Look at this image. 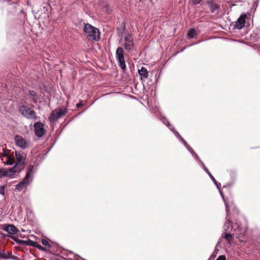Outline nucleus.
<instances>
[{
  "label": "nucleus",
  "mask_w": 260,
  "mask_h": 260,
  "mask_svg": "<svg viewBox=\"0 0 260 260\" xmlns=\"http://www.w3.org/2000/svg\"><path fill=\"white\" fill-rule=\"evenodd\" d=\"M84 32L87 35L88 39L92 42H97L100 39V32L97 28L89 23H84Z\"/></svg>",
  "instance_id": "nucleus-1"
},
{
  "label": "nucleus",
  "mask_w": 260,
  "mask_h": 260,
  "mask_svg": "<svg viewBox=\"0 0 260 260\" xmlns=\"http://www.w3.org/2000/svg\"><path fill=\"white\" fill-rule=\"evenodd\" d=\"M33 169L34 166L30 165L27 169L26 174L22 181L16 185V189L18 191H21L26 188L33 180Z\"/></svg>",
  "instance_id": "nucleus-2"
},
{
  "label": "nucleus",
  "mask_w": 260,
  "mask_h": 260,
  "mask_svg": "<svg viewBox=\"0 0 260 260\" xmlns=\"http://www.w3.org/2000/svg\"><path fill=\"white\" fill-rule=\"evenodd\" d=\"M15 154L16 164L15 167L11 169V170H13V172L15 173L17 172H20L24 168L26 155L21 151H16Z\"/></svg>",
  "instance_id": "nucleus-3"
},
{
  "label": "nucleus",
  "mask_w": 260,
  "mask_h": 260,
  "mask_svg": "<svg viewBox=\"0 0 260 260\" xmlns=\"http://www.w3.org/2000/svg\"><path fill=\"white\" fill-rule=\"evenodd\" d=\"M124 49L128 52L132 51L134 48V38L131 35H126L121 40Z\"/></svg>",
  "instance_id": "nucleus-4"
},
{
  "label": "nucleus",
  "mask_w": 260,
  "mask_h": 260,
  "mask_svg": "<svg viewBox=\"0 0 260 260\" xmlns=\"http://www.w3.org/2000/svg\"><path fill=\"white\" fill-rule=\"evenodd\" d=\"M19 111L27 119H36V112L28 106L22 105L19 107Z\"/></svg>",
  "instance_id": "nucleus-5"
},
{
  "label": "nucleus",
  "mask_w": 260,
  "mask_h": 260,
  "mask_svg": "<svg viewBox=\"0 0 260 260\" xmlns=\"http://www.w3.org/2000/svg\"><path fill=\"white\" fill-rule=\"evenodd\" d=\"M116 58L118 62L119 66L124 71L126 69V65L124 60V52L121 47H118L116 51Z\"/></svg>",
  "instance_id": "nucleus-6"
},
{
  "label": "nucleus",
  "mask_w": 260,
  "mask_h": 260,
  "mask_svg": "<svg viewBox=\"0 0 260 260\" xmlns=\"http://www.w3.org/2000/svg\"><path fill=\"white\" fill-rule=\"evenodd\" d=\"M67 113L66 109H55L52 111L49 117V119L51 122H54L60 119Z\"/></svg>",
  "instance_id": "nucleus-7"
},
{
  "label": "nucleus",
  "mask_w": 260,
  "mask_h": 260,
  "mask_svg": "<svg viewBox=\"0 0 260 260\" xmlns=\"http://www.w3.org/2000/svg\"><path fill=\"white\" fill-rule=\"evenodd\" d=\"M228 216L229 215H226V221L223 226L224 231L226 232L233 230L236 233V236L239 237L242 234L240 225H237L236 228H235V226L232 225L231 222L228 218Z\"/></svg>",
  "instance_id": "nucleus-8"
},
{
  "label": "nucleus",
  "mask_w": 260,
  "mask_h": 260,
  "mask_svg": "<svg viewBox=\"0 0 260 260\" xmlns=\"http://www.w3.org/2000/svg\"><path fill=\"white\" fill-rule=\"evenodd\" d=\"M14 140L16 146L22 149H26L29 146V143L20 135H16Z\"/></svg>",
  "instance_id": "nucleus-9"
},
{
  "label": "nucleus",
  "mask_w": 260,
  "mask_h": 260,
  "mask_svg": "<svg viewBox=\"0 0 260 260\" xmlns=\"http://www.w3.org/2000/svg\"><path fill=\"white\" fill-rule=\"evenodd\" d=\"M35 132L38 137H42L45 134L44 124L40 122H37L34 124Z\"/></svg>",
  "instance_id": "nucleus-10"
},
{
  "label": "nucleus",
  "mask_w": 260,
  "mask_h": 260,
  "mask_svg": "<svg viewBox=\"0 0 260 260\" xmlns=\"http://www.w3.org/2000/svg\"><path fill=\"white\" fill-rule=\"evenodd\" d=\"M10 235H15L18 233V229L13 224H5L2 228Z\"/></svg>",
  "instance_id": "nucleus-11"
},
{
  "label": "nucleus",
  "mask_w": 260,
  "mask_h": 260,
  "mask_svg": "<svg viewBox=\"0 0 260 260\" xmlns=\"http://www.w3.org/2000/svg\"><path fill=\"white\" fill-rule=\"evenodd\" d=\"M246 17L245 14L241 15L237 21L235 22L234 28L238 29H242L245 25Z\"/></svg>",
  "instance_id": "nucleus-12"
},
{
  "label": "nucleus",
  "mask_w": 260,
  "mask_h": 260,
  "mask_svg": "<svg viewBox=\"0 0 260 260\" xmlns=\"http://www.w3.org/2000/svg\"><path fill=\"white\" fill-rule=\"evenodd\" d=\"M160 120L163 122V123L167 126V127L174 134V135L179 139H181L182 137L180 135V134L175 129L173 126H172L169 122L166 123V118L163 117L160 118Z\"/></svg>",
  "instance_id": "nucleus-13"
},
{
  "label": "nucleus",
  "mask_w": 260,
  "mask_h": 260,
  "mask_svg": "<svg viewBox=\"0 0 260 260\" xmlns=\"http://www.w3.org/2000/svg\"><path fill=\"white\" fill-rule=\"evenodd\" d=\"M3 162L8 165H13L15 162V158L13 152L12 153H10Z\"/></svg>",
  "instance_id": "nucleus-14"
},
{
  "label": "nucleus",
  "mask_w": 260,
  "mask_h": 260,
  "mask_svg": "<svg viewBox=\"0 0 260 260\" xmlns=\"http://www.w3.org/2000/svg\"><path fill=\"white\" fill-rule=\"evenodd\" d=\"M207 4L209 6L210 11L213 13H217L218 12V7L216 4L213 3V1H208Z\"/></svg>",
  "instance_id": "nucleus-15"
},
{
  "label": "nucleus",
  "mask_w": 260,
  "mask_h": 260,
  "mask_svg": "<svg viewBox=\"0 0 260 260\" xmlns=\"http://www.w3.org/2000/svg\"><path fill=\"white\" fill-rule=\"evenodd\" d=\"M138 74L140 76V79H147L148 78V73L147 69L144 67H141V68L138 70Z\"/></svg>",
  "instance_id": "nucleus-16"
},
{
  "label": "nucleus",
  "mask_w": 260,
  "mask_h": 260,
  "mask_svg": "<svg viewBox=\"0 0 260 260\" xmlns=\"http://www.w3.org/2000/svg\"><path fill=\"white\" fill-rule=\"evenodd\" d=\"M15 174V173L13 172V170H11V169L9 171H6L3 169H0V178H2L3 177L9 176L10 177H12V176Z\"/></svg>",
  "instance_id": "nucleus-17"
},
{
  "label": "nucleus",
  "mask_w": 260,
  "mask_h": 260,
  "mask_svg": "<svg viewBox=\"0 0 260 260\" xmlns=\"http://www.w3.org/2000/svg\"><path fill=\"white\" fill-rule=\"evenodd\" d=\"M218 190H219V193L220 194V196H221L223 200V202L224 203V205H225V210H226V212L227 213V216H228L229 215V211H230V207H231V205L230 204V202H228L225 200V199H224V196H223V193L222 192V191H221L220 188H218Z\"/></svg>",
  "instance_id": "nucleus-18"
},
{
  "label": "nucleus",
  "mask_w": 260,
  "mask_h": 260,
  "mask_svg": "<svg viewBox=\"0 0 260 260\" xmlns=\"http://www.w3.org/2000/svg\"><path fill=\"white\" fill-rule=\"evenodd\" d=\"M11 150L7 149H3V152L0 153V158L3 161H5V159L10 154Z\"/></svg>",
  "instance_id": "nucleus-19"
},
{
  "label": "nucleus",
  "mask_w": 260,
  "mask_h": 260,
  "mask_svg": "<svg viewBox=\"0 0 260 260\" xmlns=\"http://www.w3.org/2000/svg\"><path fill=\"white\" fill-rule=\"evenodd\" d=\"M232 237H236V238L238 237V236H236V233L228 234L225 233L224 236V238L228 241L230 244L231 241L232 240Z\"/></svg>",
  "instance_id": "nucleus-20"
},
{
  "label": "nucleus",
  "mask_w": 260,
  "mask_h": 260,
  "mask_svg": "<svg viewBox=\"0 0 260 260\" xmlns=\"http://www.w3.org/2000/svg\"><path fill=\"white\" fill-rule=\"evenodd\" d=\"M196 31L194 29H190L188 31V32L187 34L188 37L190 39L194 38L196 36Z\"/></svg>",
  "instance_id": "nucleus-21"
},
{
  "label": "nucleus",
  "mask_w": 260,
  "mask_h": 260,
  "mask_svg": "<svg viewBox=\"0 0 260 260\" xmlns=\"http://www.w3.org/2000/svg\"><path fill=\"white\" fill-rule=\"evenodd\" d=\"M209 176L210 177V178H211L212 181L213 182L214 184L216 185V187L217 188H219L220 183H218L216 181V180H215V179L214 178V177L212 176V175L211 174H209Z\"/></svg>",
  "instance_id": "nucleus-22"
},
{
  "label": "nucleus",
  "mask_w": 260,
  "mask_h": 260,
  "mask_svg": "<svg viewBox=\"0 0 260 260\" xmlns=\"http://www.w3.org/2000/svg\"><path fill=\"white\" fill-rule=\"evenodd\" d=\"M9 257L7 254L5 253V250L1 251L0 250V258L7 259Z\"/></svg>",
  "instance_id": "nucleus-23"
},
{
  "label": "nucleus",
  "mask_w": 260,
  "mask_h": 260,
  "mask_svg": "<svg viewBox=\"0 0 260 260\" xmlns=\"http://www.w3.org/2000/svg\"><path fill=\"white\" fill-rule=\"evenodd\" d=\"M29 94L33 98H35L36 99L39 98L37 93L34 90H30L29 91Z\"/></svg>",
  "instance_id": "nucleus-24"
},
{
  "label": "nucleus",
  "mask_w": 260,
  "mask_h": 260,
  "mask_svg": "<svg viewBox=\"0 0 260 260\" xmlns=\"http://www.w3.org/2000/svg\"><path fill=\"white\" fill-rule=\"evenodd\" d=\"M35 245H32V246L37 248L38 249L44 251L45 250V248L42 246L41 245L38 244L37 242L36 243H34Z\"/></svg>",
  "instance_id": "nucleus-25"
},
{
  "label": "nucleus",
  "mask_w": 260,
  "mask_h": 260,
  "mask_svg": "<svg viewBox=\"0 0 260 260\" xmlns=\"http://www.w3.org/2000/svg\"><path fill=\"white\" fill-rule=\"evenodd\" d=\"M187 150L192 154V155L194 156L197 159H199V157L198 155L194 152L193 150L189 146V147L187 148Z\"/></svg>",
  "instance_id": "nucleus-26"
},
{
  "label": "nucleus",
  "mask_w": 260,
  "mask_h": 260,
  "mask_svg": "<svg viewBox=\"0 0 260 260\" xmlns=\"http://www.w3.org/2000/svg\"><path fill=\"white\" fill-rule=\"evenodd\" d=\"M187 150L192 154V155L194 156L197 159H199V157L198 155L194 152L193 150L189 146V147L187 148Z\"/></svg>",
  "instance_id": "nucleus-27"
},
{
  "label": "nucleus",
  "mask_w": 260,
  "mask_h": 260,
  "mask_svg": "<svg viewBox=\"0 0 260 260\" xmlns=\"http://www.w3.org/2000/svg\"><path fill=\"white\" fill-rule=\"evenodd\" d=\"M10 237H11V239H12L13 240H15L18 243L22 244V243H24L26 242V241H23V240H17L16 239V238L14 236H10Z\"/></svg>",
  "instance_id": "nucleus-28"
},
{
  "label": "nucleus",
  "mask_w": 260,
  "mask_h": 260,
  "mask_svg": "<svg viewBox=\"0 0 260 260\" xmlns=\"http://www.w3.org/2000/svg\"><path fill=\"white\" fill-rule=\"evenodd\" d=\"M5 185L0 186V194L2 195L5 194Z\"/></svg>",
  "instance_id": "nucleus-29"
},
{
  "label": "nucleus",
  "mask_w": 260,
  "mask_h": 260,
  "mask_svg": "<svg viewBox=\"0 0 260 260\" xmlns=\"http://www.w3.org/2000/svg\"><path fill=\"white\" fill-rule=\"evenodd\" d=\"M202 0H191V3L192 5H196L197 4H199Z\"/></svg>",
  "instance_id": "nucleus-30"
},
{
  "label": "nucleus",
  "mask_w": 260,
  "mask_h": 260,
  "mask_svg": "<svg viewBox=\"0 0 260 260\" xmlns=\"http://www.w3.org/2000/svg\"><path fill=\"white\" fill-rule=\"evenodd\" d=\"M181 141L183 143V144H184V145L185 146V147L186 148H187L188 147L189 148V146L188 145V144L186 143V142L183 139V138H182L181 139H180Z\"/></svg>",
  "instance_id": "nucleus-31"
},
{
  "label": "nucleus",
  "mask_w": 260,
  "mask_h": 260,
  "mask_svg": "<svg viewBox=\"0 0 260 260\" xmlns=\"http://www.w3.org/2000/svg\"><path fill=\"white\" fill-rule=\"evenodd\" d=\"M181 141L183 143V144H184V145L185 146V147L186 148H187L188 147L189 148V146L188 145V144L186 143V142L183 139V138H182L181 139H180Z\"/></svg>",
  "instance_id": "nucleus-32"
},
{
  "label": "nucleus",
  "mask_w": 260,
  "mask_h": 260,
  "mask_svg": "<svg viewBox=\"0 0 260 260\" xmlns=\"http://www.w3.org/2000/svg\"><path fill=\"white\" fill-rule=\"evenodd\" d=\"M41 242H42V244L44 246L49 245V243L48 242V241L44 239H42Z\"/></svg>",
  "instance_id": "nucleus-33"
},
{
  "label": "nucleus",
  "mask_w": 260,
  "mask_h": 260,
  "mask_svg": "<svg viewBox=\"0 0 260 260\" xmlns=\"http://www.w3.org/2000/svg\"><path fill=\"white\" fill-rule=\"evenodd\" d=\"M216 260H226L224 255H220Z\"/></svg>",
  "instance_id": "nucleus-34"
},
{
  "label": "nucleus",
  "mask_w": 260,
  "mask_h": 260,
  "mask_svg": "<svg viewBox=\"0 0 260 260\" xmlns=\"http://www.w3.org/2000/svg\"><path fill=\"white\" fill-rule=\"evenodd\" d=\"M203 168L204 170V171L208 174V175L211 174L210 172H209V171L208 170V169L207 168V167L206 166L204 167Z\"/></svg>",
  "instance_id": "nucleus-35"
},
{
  "label": "nucleus",
  "mask_w": 260,
  "mask_h": 260,
  "mask_svg": "<svg viewBox=\"0 0 260 260\" xmlns=\"http://www.w3.org/2000/svg\"><path fill=\"white\" fill-rule=\"evenodd\" d=\"M28 245H30V246H32V245H35L34 244V243H36V242L29 240V241H28Z\"/></svg>",
  "instance_id": "nucleus-36"
},
{
  "label": "nucleus",
  "mask_w": 260,
  "mask_h": 260,
  "mask_svg": "<svg viewBox=\"0 0 260 260\" xmlns=\"http://www.w3.org/2000/svg\"><path fill=\"white\" fill-rule=\"evenodd\" d=\"M198 159L200 161V162H201V165H202V166L203 168H204V167H205V164H204V162H203L202 160H201L200 159V158H199V159Z\"/></svg>",
  "instance_id": "nucleus-37"
},
{
  "label": "nucleus",
  "mask_w": 260,
  "mask_h": 260,
  "mask_svg": "<svg viewBox=\"0 0 260 260\" xmlns=\"http://www.w3.org/2000/svg\"><path fill=\"white\" fill-rule=\"evenodd\" d=\"M254 5H255L256 6H257V2L254 3Z\"/></svg>",
  "instance_id": "nucleus-38"
},
{
  "label": "nucleus",
  "mask_w": 260,
  "mask_h": 260,
  "mask_svg": "<svg viewBox=\"0 0 260 260\" xmlns=\"http://www.w3.org/2000/svg\"><path fill=\"white\" fill-rule=\"evenodd\" d=\"M0 229H1V228L0 227Z\"/></svg>",
  "instance_id": "nucleus-39"
}]
</instances>
